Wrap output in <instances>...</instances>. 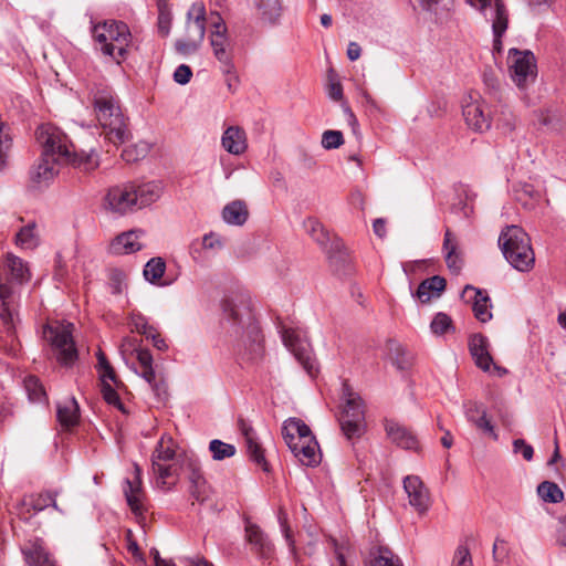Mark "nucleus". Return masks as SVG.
Here are the masks:
<instances>
[{
  "mask_svg": "<svg viewBox=\"0 0 566 566\" xmlns=\"http://www.w3.org/2000/svg\"><path fill=\"white\" fill-rule=\"evenodd\" d=\"M499 245L506 261L517 271L533 269L534 251L528 234L517 226L506 227L499 237Z\"/></svg>",
  "mask_w": 566,
  "mask_h": 566,
  "instance_id": "39448f33",
  "label": "nucleus"
},
{
  "mask_svg": "<svg viewBox=\"0 0 566 566\" xmlns=\"http://www.w3.org/2000/svg\"><path fill=\"white\" fill-rule=\"evenodd\" d=\"M484 410L485 408L481 403L474 401H469L464 405L465 417L468 421L472 423L480 417V415H482Z\"/></svg>",
  "mask_w": 566,
  "mask_h": 566,
  "instance_id": "13d9d810",
  "label": "nucleus"
},
{
  "mask_svg": "<svg viewBox=\"0 0 566 566\" xmlns=\"http://www.w3.org/2000/svg\"><path fill=\"white\" fill-rule=\"evenodd\" d=\"M446 280L442 276L434 275L422 281L416 292V297L421 303H427L432 298L440 297L441 293L446 289Z\"/></svg>",
  "mask_w": 566,
  "mask_h": 566,
  "instance_id": "2f4dec72",
  "label": "nucleus"
},
{
  "mask_svg": "<svg viewBox=\"0 0 566 566\" xmlns=\"http://www.w3.org/2000/svg\"><path fill=\"white\" fill-rule=\"evenodd\" d=\"M245 537L248 543L253 547V551L261 558L271 557L273 554V544L256 524L248 523L245 525Z\"/></svg>",
  "mask_w": 566,
  "mask_h": 566,
  "instance_id": "393cba45",
  "label": "nucleus"
},
{
  "mask_svg": "<svg viewBox=\"0 0 566 566\" xmlns=\"http://www.w3.org/2000/svg\"><path fill=\"white\" fill-rule=\"evenodd\" d=\"M240 430L245 440V447L249 458L258 465L262 467L264 471H268V462L264 458L263 449L258 442L256 433L253 430V428L245 421L240 420Z\"/></svg>",
  "mask_w": 566,
  "mask_h": 566,
  "instance_id": "a878e982",
  "label": "nucleus"
},
{
  "mask_svg": "<svg viewBox=\"0 0 566 566\" xmlns=\"http://www.w3.org/2000/svg\"><path fill=\"white\" fill-rule=\"evenodd\" d=\"M130 324L135 332L142 334L145 337L147 335H150L153 333V329L155 328L147 322L146 317L140 314L133 315Z\"/></svg>",
  "mask_w": 566,
  "mask_h": 566,
  "instance_id": "864d4df0",
  "label": "nucleus"
},
{
  "mask_svg": "<svg viewBox=\"0 0 566 566\" xmlns=\"http://www.w3.org/2000/svg\"><path fill=\"white\" fill-rule=\"evenodd\" d=\"M483 83H484L485 87L488 88L489 93L492 95V97L495 101L501 102V98H502V94L500 92L501 83L492 71H490V72L485 71L483 73Z\"/></svg>",
  "mask_w": 566,
  "mask_h": 566,
  "instance_id": "8fccbe9b",
  "label": "nucleus"
},
{
  "mask_svg": "<svg viewBox=\"0 0 566 566\" xmlns=\"http://www.w3.org/2000/svg\"><path fill=\"white\" fill-rule=\"evenodd\" d=\"M187 473L188 493L197 502L205 503L211 496L212 490L201 472L198 458H186L181 462Z\"/></svg>",
  "mask_w": 566,
  "mask_h": 566,
  "instance_id": "2eb2a0df",
  "label": "nucleus"
},
{
  "mask_svg": "<svg viewBox=\"0 0 566 566\" xmlns=\"http://www.w3.org/2000/svg\"><path fill=\"white\" fill-rule=\"evenodd\" d=\"M344 144V137L339 130H325L322 135V146L325 149H336Z\"/></svg>",
  "mask_w": 566,
  "mask_h": 566,
  "instance_id": "09e8293b",
  "label": "nucleus"
},
{
  "mask_svg": "<svg viewBox=\"0 0 566 566\" xmlns=\"http://www.w3.org/2000/svg\"><path fill=\"white\" fill-rule=\"evenodd\" d=\"M209 450L212 454V459L217 461L231 458L235 454V447L233 444L226 443L218 439L210 441Z\"/></svg>",
  "mask_w": 566,
  "mask_h": 566,
  "instance_id": "37998d69",
  "label": "nucleus"
},
{
  "mask_svg": "<svg viewBox=\"0 0 566 566\" xmlns=\"http://www.w3.org/2000/svg\"><path fill=\"white\" fill-rule=\"evenodd\" d=\"M479 429L483 430L484 432H488L489 434L493 436V438L496 439V433L494 432V427L492 426L491 421L486 418V411L484 410L482 415L473 422Z\"/></svg>",
  "mask_w": 566,
  "mask_h": 566,
  "instance_id": "680f3d73",
  "label": "nucleus"
},
{
  "mask_svg": "<svg viewBox=\"0 0 566 566\" xmlns=\"http://www.w3.org/2000/svg\"><path fill=\"white\" fill-rule=\"evenodd\" d=\"M36 140L42 147L40 159L30 170V180L34 188L43 189L54 180L62 164H73L85 172L95 170L98 156L95 151L76 154L67 136L57 127L45 124L36 129Z\"/></svg>",
  "mask_w": 566,
  "mask_h": 566,
  "instance_id": "f257e3e1",
  "label": "nucleus"
},
{
  "mask_svg": "<svg viewBox=\"0 0 566 566\" xmlns=\"http://www.w3.org/2000/svg\"><path fill=\"white\" fill-rule=\"evenodd\" d=\"M451 566H472L470 552L464 546H459L454 553Z\"/></svg>",
  "mask_w": 566,
  "mask_h": 566,
  "instance_id": "6e6d98bb",
  "label": "nucleus"
},
{
  "mask_svg": "<svg viewBox=\"0 0 566 566\" xmlns=\"http://www.w3.org/2000/svg\"><path fill=\"white\" fill-rule=\"evenodd\" d=\"M136 358L138 367H134V371L145 379L154 391H158L159 387L156 381V374L153 368V356L150 352L148 349L137 348Z\"/></svg>",
  "mask_w": 566,
  "mask_h": 566,
  "instance_id": "c756f323",
  "label": "nucleus"
},
{
  "mask_svg": "<svg viewBox=\"0 0 566 566\" xmlns=\"http://www.w3.org/2000/svg\"><path fill=\"white\" fill-rule=\"evenodd\" d=\"M403 490L408 496L409 504L420 514L428 511L430 494L427 486L418 475H407L403 479Z\"/></svg>",
  "mask_w": 566,
  "mask_h": 566,
  "instance_id": "a211bd4d",
  "label": "nucleus"
},
{
  "mask_svg": "<svg viewBox=\"0 0 566 566\" xmlns=\"http://www.w3.org/2000/svg\"><path fill=\"white\" fill-rule=\"evenodd\" d=\"M221 144L228 153L241 155L248 147L245 132L238 126H230L223 132Z\"/></svg>",
  "mask_w": 566,
  "mask_h": 566,
  "instance_id": "c85d7f7f",
  "label": "nucleus"
},
{
  "mask_svg": "<svg viewBox=\"0 0 566 566\" xmlns=\"http://www.w3.org/2000/svg\"><path fill=\"white\" fill-rule=\"evenodd\" d=\"M203 248L210 253V251L219 250L222 247L220 238L214 233L205 234L200 238Z\"/></svg>",
  "mask_w": 566,
  "mask_h": 566,
  "instance_id": "052dcab7",
  "label": "nucleus"
},
{
  "mask_svg": "<svg viewBox=\"0 0 566 566\" xmlns=\"http://www.w3.org/2000/svg\"><path fill=\"white\" fill-rule=\"evenodd\" d=\"M306 232L328 253L331 265L335 270H339V265L348 260V253L344 250L339 242L332 241L329 233L324 226L315 218H307L304 221Z\"/></svg>",
  "mask_w": 566,
  "mask_h": 566,
  "instance_id": "ddd939ff",
  "label": "nucleus"
},
{
  "mask_svg": "<svg viewBox=\"0 0 566 566\" xmlns=\"http://www.w3.org/2000/svg\"><path fill=\"white\" fill-rule=\"evenodd\" d=\"M210 28L209 42L213 56L219 62V69L223 74H230L234 69L233 42L228 34V27L217 11L206 14V24Z\"/></svg>",
  "mask_w": 566,
  "mask_h": 566,
  "instance_id": "0eeeda50",
  "label": "nucleus"
},
{
  "mask_svg": "<svg viewBox=\"0 0 566 566\" xmlns=\"http://www.w3.org/2000/svg\"><path fill=\"white\" fill-rule=\"evenodd\" d=\"M224 318L232 325L233 333L241 335L248 359L256 361L263 354L262 335L254 316L247 304L223 303Z\"/></svg>",
  "mask_w": 566,
  "mask_h": 566,
  "instance_id": "20e7f679",
  "label": "nucleus"
},
{
  "mask_svg": "<svg viewBox=\"0 0 566 566\" xmlns=\"http://www.w3.org/2000/svg\"><path fill=\"white\" fill-rule=\"evenodd\" d=\"M93 36L104 54L112 56L118 64L126 60L133 36L125 22L111 20L96 24Z\"/></svg>",
  "mask_w": 566,
  "mask_h": 566,
  "instance_id": "423d86ee",
  "label": "nucleus"
},
{
  "mask_svg": "<svg viewBox=\"0 0 566 566\" xmlns=\"http://www.w3.org/2000/svg\"><path fill=\"white\" fill-rule=\"evenodd\" d=\"M124 495L130 510L135 514L143 513V499L144 492L142 489V470L137 464H134V472L132 478L125 480Z\"/></svg>",
  "mask_w": 566,
  "mask_h": 566,
  "instance_id": "412c9836",
  "label": "nucleus"
},
{
  "mask_svg": "<svg viewBox=\"0 0 566 566\" xmlns=\"http://www.w3.org/2000/svg\"><path fill=\"white\" fill-rule=\"evenodd\" d=\"M24 388L29 399L32 402H42L45 400V390L35 376H28L24 379Z\"/></svg>",
  "mask_w": 566,
  "mask_h": 566,
  "instance_id": "79ce46f5",
  "label": "nucleus"
},
{
  "mask_svg": "<svg viewBox=\"0 0 566 566\" xmlns=\"http://www.w3.org/2000/svg\"><path fill=\"white\" fill-rule=\"evenodd\" d=\"M4 268L9 272L11 280L18 284H23L30 280L31 274L28 264L12 253L7 254Z\"/></svg>",
  "mask_w": 566,
  "mask_h": 566,
  "instance_id": "72a5a7b5",
  "label": "nucleus"
},
{
  "mask_svg": "<svg viewBox=\"0 0 566 566\" xmlns=\"http://www.w3.org/2000/svg\"><path fill=\"white\" fill-rule=\"evenodd\" d=\"M462 113L465 123L475 132L488 130L492 126V112L485 103L470 95L464 99Z\"/></svg>",
  "mask_w": 566,
  "mask_h": 566,
  "instance_id": "f3484780",
  "label": "nucleus"
},
{
  "mask_svg": "<svg viewBox=\"0 0 566 566\" xmlns=\"http://www.w3.org/2000/svg\"><path fill=\"white\" fill-rule=\"evenodd\" d=\"M73 324L55 322L43 328V337L51 345L59 363L71 365L77 359V349L72 337Z\"/></svg>",
  "mask_w": 566,
  "mask_h": 566,
  "instance_id": "1a4fd4ad",
  "label": "nucleus"
},
{
  "mask_svg": "<svg viewBox=\"0 0 566 566\" xmlns=\"http://www.w3.org/2000/svg\"><path fill=\"white\" fill-rule=\"evenodd\" d=\"M342 399L344 403L338 418L340 429L348 440L360 438L366 430L364 401L347 382L343 384Z\"/></svg>",
  "mask_w": 566,
  "mask_h": 566,
  "instance_id": "6e6552de",
  "label": "nucleus"
},
{
  "mask_svg": "<svg viewBox=\"0 0 566 566\" xmlns=\"http://www.w3.org/2000/svg\"><path fill=\"white\" fill-rule=\"evenodd\" d=\"M462 298L472 303L474 316L481 323H486L492 318L491 300L486 291L467 285L462 292Z\"/></svg>",
  "mask_w": 566,
  "mask_h": 566,
  "instance_id": "6ab92c4d",
  "label": "nucleus"
},
{
  "mask_svg": "<svg viewBox=\"0 0 566 566\" xmlns=\"http://www.w3.org/2000/svg\"><path fill=\"white\" fill-rule=\"evenodd\" d=\"M94 114L105 138L113 145H122L130 138L126 117L119 99L109 86H97L92 94Z\"/></svg>",
  "mask_w": 566,
  "mask_h": 566,
  "instance_id": "f03ea898",
  "label": "nucleus"
},
{
  "mask_svg": "<svg viewBox=\"0 0 566 566\" xmlns=\"http://www.w3.org/2000/svg\"><path fill=\"white\" fill-rule=\"evenodd\" d=\"M385 431L388 439L396 446L406 450H416L418 441L413 433L395 420H385Z\"/></svg>",
  "mask_w": 566,
  "mask_h": 566,
  "instance_id": "4be33fe9",
  "label": "nucleus"
},
{
  "mask_svg": "<svg viewBox=\"0 0 566 566\" xmlns=\"http://www.w3.org/2000/svg\"><path fill=\"white\" fill-rule=\"evenodd\" d=\"M371 566H402L398 556L388 548H379L378 555L371 562Z\"/></svg>",
  "mask_w": 566,
  "mask_h": 566,
  "instance_id": "a18cd8bd",
  "label": "nucleus"
},
{
  "mask_svg": "<svg viewBox=\"0 0 566 566\" xmlns=\"http://www.w3.org/2000/svg\"><path fill=\"white\" fill-rule=\"evenodd\" d=\"M15 244L23 250H33L40 244V234L35 222L23 226L15 234Z\"/></svg>",
  "mask_w": 566,
  "mask_h": 566,
  "instance_id": "c9c22d12",
  "label": "nucleus"
},
{
  "mask_svg": "<svg viewBox=\"0 0 566 566\" xmlns=\"http://www.w3.org/2000/svg\"><path fill=\"white\" fill-rule=\"evenodd\" d=\"M390 350L395 352L392 361L398 369L403 370L410 366V357L399 344L392 343Z\"/></svg>",
  "mask_w": 566,
  "mask_h": 566,
  "instance_id": "603ef678",
  "label": "nucleus"
},
{
  "mask_svg": "<svg viewBox=\"0 0 566 566\" xmlns=\"http://www.w3.org/2000/svg\"><path fill=\"white\" fill-rule=\"evenodd\" d=\"M189 254L191 259L198 264L205 263L210 256L209 252L203 248L200 239H196L190 243Z\"/></svg>",
  "mask_w": 566,
  "mask_h": 566,
  "instance_id": "3c124183",
  "label": "nucleus"
},
{
  "mask_svg": "<svg viewBox=\"0 0 566 566\" xmlns=\"http://www.w3.org/2000/svg\"><path fill=\"white\" fill-rule=\"evenodd\" d=\"M11 147V138L8 133V128L3 123L0 122V170L7 164L8 151Z\"/></svg>",
  "mask_w": 566,
  "mask_h": 566,
  "instance_id": "de8ad7c7",
  "label": "nucleus"
},
{
  "mask_svg": "<svg viewBox=\"0 0 566 566\" xmlns=\"http://www.w3.org/2000/svg\"><path fill=\"white\" fill-rule=\"evenodd\" d=\"M186 458H196L193 454L177 452V443L170 436L164 434L157 442L151 454V474L157 489L172 490L184 470L182 461Z\"/></svg>",
  "mask_w": 566,
  "mask_h": 566,
  "instance_id": "7ed1b4c3",
  "label": "nucleus"
},
{
  "mask_svg": "<svg viewBox=\"0 0 566 566\" xmlns=\"http://www.w3.org/2000/svg\"><path fill=\"white\" fill-rule=\"evenodd\" d=\"M300 433V419L290 418L284 421L282 436L289 448L296 444V434Z\"/></svg>",
  "mask_w": 566,
  "mask_h": 566,
  "instance_id": "c03bdc74",
  "label": "nucleus"
},
{
  "mask_svg": "<svg viewBox=\"0 0 566 566\" xmlns=\"http://www.w3.org/2000/svg\"><path fill=\"white\" fill-rule=\"evenodd\" d=\"M187 40L176 42V50L185 55L195 53L205 39L206 8L201 2L192 3L187 12Z\"/></svg>",
  "mask_w": 566,
  "mask_h": 566,
  "instance_id": "9d476101",
  "label": "nucleus"
},
{
  "mask_svg": "<svg viewBox=\"0 0 566 566\" xmlns=\"http://www.w3.org/2000/svg\"><path fill=\"white\" fill-rule=\"evenodd\" d=\"M56 418L64 428L75 426L80 418V408L74 397L67 398L56 405Z\"/></svg>",
  "mask_w": 566,
  "mask_h": 566,
  "instance_id": "473e14b6",
  "label": "nucleus"
},
{
  "mask_svg": "<svg viewBox=\"0 0 566 566\" xmlns=\"http://www.w3.org/2000/svg\"><path fill=\"white\" fill-rule=\"evenodd\" d=\"M98 374H99V379L102 381V385L108 384V381H112L115 385H117V382H118L117 377H116L115 370L112 366H108L107 369L101 370Z\"/></svg>",
  "mask_w": 566,
  "mask_h": 566,
  "instance_id": "774afa93",
  "label": "nucleus"
},
{
  "mask_svg": "<svg viewBox=\"0 0 566 566\" xmlns=\"http://www.w3.org/2000/svg\"><path fill=\"white\" fill-rule=\"evenodd\" d=\"M101 390H102V395H103L104 400L108 405L115 406L119 410L124 411V406H123V403L120 401V398H119L117 391L109 384L102 385V389Z\"/></svg>",
  "mask_w": 566,
  "mask_h": 566,
  "instance_id": "5fc2aeb1",
  "label": "nucleus"
},
{
  "mask_svg": "<svg viewBox=\"0 0 566 566\" xmlns=\"http://www.w3.org/2000/svg\"><path fill=\"white\" fill-rule=\"evenodd\" d=\"M192 76L191 69L186 64H180L174 72V80L178 84L185 85L189 83Z\"/></svg>",
  "mask_w": 566,
  "mask_h": 566,
  "instance_id": "bf43d9fd",
  "label": "nucleus"
},
{
  "mask_svg": "<svg viewBox=\"0 0 566 566\" xmlns=\"http://www.w3.org/2000/svg\"><path fill=\"white\" fill-rule=\"evenodd\" d=\"M442 251L449 270L458 273L461 270L463 262L459 250V242L449 229L444 232Z\"/></svg>",
  "mask_w": 566,
  "mask_h": 566,
  "instance_id": "7c9ffc66",
  "label": "nucleus"
},
{
  "mask_svg": "<svg viewBox=\"0 0 566 566\" xmlns=\"http://www.w3.org/2000/svg\"><path fill=\"white\" fill-rule=\"evenodd\" d=\"M258 7L263 18L268 20L270 24L277 23L282 13L280 0H260Z\"/></svg>",
  "mask_w": 566,
  "mask_h": 566,
  "instance_id": "ea45409f",
  "label": "nucleus"
},
{
  "mask_svg": "<svg viewBox=\"0 0 566 566\" xmlns=\"http://www.w3.org/2000/svg\"><path fill=\"white\" fill-rule=\"evenodd\" d=\"M158 30L161 35L166 36L170 30V14L168 12L160 11L158 15Z\"/></svg>",
  "mask_w": 566,
  "mask_h": 566,
  "instance_id": "0e129e2a",
  "label": "nucleus"
},
{
  "mask_svg": "<svg viewBox=\"0 0 566 566\" xmlns=\"http://www.w3.org/2000/svg\"><path fill=\"white\" fill-rule=\"evenodd\" d=\"M249 217L247 205L241 200H234L228 203L222 210V218L226 223L232 226H242Z\"/></svg>",
  "mask_w": 566,
  "mask_h": 566,
  "instance_id": "f704fd0d",
  "label": "nucleus"
},
{
  "mask_svg": "<svg viewBox=\"0 0 566 566\" xmlns=\"http://www.w3.org/2000/svg\"><path fill=\"white\" fill-rule=\"evenodd\" d=\"M134 182L111 188L105 197V207L117 214H126L137 209Z\"/></svg>",
  "mask_w": 566,
  "mask_h": 566,
  "instance_id": "dca6fc26",
  "label": "nucleus"
},
{
  "mask_svg": "<svg viewBox=\"0 0 566 566\" xmlns=\"http://www.w3.org/2000/svg\"><path fill=\"white\" fill-rule=\"evenodd\" d=\"M22 554L29 566H55V560L39 538L30 541L22 548Z\"/></svg>",
  "mask_w": 566,
  "mask_h": 566,
  "instance_id": "5701e85b",
  "label": "nucleus"
},
{
  "mask_svg": "<svg viewBox=\"0 0 566 566\" xmlns=\"http://www.w3.org/2000/svg\"><path fill=\"white\" fill-rule=\"evenodd\" d=\"M468 3L478 9L492 24L494 35L493 49L501 52V38L509 25V13L502 0H467Z\"/></svg>",
  "mask_w": 566,
  "mask_h": 566,
  "instance_id": "9b49d317",
  "label": "nucleus"
},
{
  "mask_svg": "<svg viewBox=\"0 0 566 566\" xmlns=\"http://www.w3.org/2000/svg\"><path fill=\"white\" fill-rule=\"evenodd\" d=\"M146 338L150 339L153 345L159 350H166L168 348L165 339L160 336L156 328H154L153 333L147 335Z\"/></svg>",
  "mask_w": 566,
  "mask_h": 566,
  "instance_id": "338daca9",
  "label": "nucleus"
},
{
  "mask_svg": "<svg viewBox=\"0 0 566 566\" xmlns=\"http://www.w3.org/2000/svg\"><path fill=\"white\" fill-rule=\"evenodd\" d=\"M146 153L145 148H142L138 151L136 148H126L123 150L122 157L127 163L136 161L140 156H144Z\"/></svg>",
  "mask_w": 566,
  "mask_h": 566,
  "instance_id": "69168bd1",
  "label": "nucleus"
},
{
  "mask_svg": "<svg viewBox=\"0 0 566 566\" xmlns=\"http://www.w3.org/2000/svg\"><path fill=\"white\" fill-rule=\"evenodd\" d=\"M137 209L148 207L163 195V185L159 181L134 182Z\"/></svg>",
  "mask_w": 566,
  "mask_h": 566,
  "instance_id": "bb28decb",
  "label": "nucleus"
},
{
  "mask_svg": "<svg viewBox=\"0 0 566 566\" xmlns=\"http://www.w3.org/2000/svg\"><path fill=\"white\" fill-rule=\"evenodd\" d=\"M492 124H494L496 128L507 133L514 128L515 118L507 107L504 105H499L495 106L494 111L492 112Z\"/></svg>",
  "mask_w": 566,
  "mask_h": 566,
  "instance_id": "58836bf2",
  "label": "nucleus"
},
{
  "mask_svg": "<svg viewBox=\"0 0 566 566\" xmlns=\"http://www.w3.org/2000/svg\"><path fill=\"white\" fill-rule=\"evenodd\" d=\"M145 232L139 229L128 230L116 235L109 243V253L115 255L132 254L144 248L142 239Z\"/></svg>",
  "mask_w": 566,
  "mask_h": 566,
  "instance_id": "aec40b11",
  "label": "nucleus"
},
{
  "mask_svg": "<svg viewBox=\"0 0 566 566\" xmlns=\"http://www.w3.org/2000/svg\"><path fill=\"white\" fill-rule=\"evenodd\" d=\"M507 547L503 539L496 538L493 545V557L496 562H502L506 557Z\"/></svg>",
  "mask_w": 566,
  "mask_h": 566,
  "instance_id": "e2e57ef3",
  "label": "nucleus"
},
{
  "mask_svg": "<svg viewBox=\"0 0 566 566\" xmlns=\"http://www.w3.org/2000/svg\"><path fill=\"white\" fill-rule=\"evenodd\" d=\"M489 340L482 334H474L469 339V350L475 365L488 371L493 364V358L489 352Z\"/></svg>",
  "mask_w": 566,
  "mask_h": 566,
  "instance_id": "b1692460",
  "label": "nucleus"
},
{
  "mask_svg": "<svg viewBox=\"0 0 566 566\" xmlns=\"http://www.w3.org/2000/svg\"><path fill=\"white\" fill-rule=\"evenodd\" d=\"M510 75L520 90H526L535 82L537 67L531 51L511 49L509 52Z\"/></svg>",
  "mask_w": 566,
  "mask_h": 566,
  "instance_id": "f8f14e48",
  "label": "nucleus"
},
{
  "mask_svg": "<svg viewBox=\"0 0 566 566\" xmlns=\"http://www.w3.org/2000/svg\"><path fill=\"white\" fill-rule=\"evenodd\" d=\"M431 332L434 335H443L450 329H453L451 318L444 313H438L430 324Z\"/></svg>",
  "mask_w": 566,
  "mask_h": 566,
  "instance_id": "49530a36",
  "label": "nucleus"
},
{
  "mask_svg": "<svg viewBox=\"0 0 566 566\" xmlns=\"http://www.w3.org/2000/svg\"><path fill=\"white\" fill-rule=\"evenodd\" d=\"M290 450L306 467H314L321 462V451L315 438L306 442H297Z\"/></svg>",
  "mask_w": 566,
  "mask_h": 566,
  "instance_id": "cd10ccee",
  "label": "nucleus"
},
{
  "mask_svg": "<svg viewBox=\"0 0 566 566\" xmlns=\"http://www.w3.org/2000/svg\"><path fill=\"white\" fill-rule=\"evenodd\" d=\"M166 271V262L163 258H151L144 266L143 275L147 282L154 285L165 286L168 283L161 279Z\"/></svg>",
  "mask_w": 566,
  "mask_h": 566,
  "instance_id": "e433bc0d",
  "label": "nucleus"
},
{
  "mask_svg": "<svg viewBox=\"0 0 566 566\" xmlns=\"http://www.w3.org/2000/svg\"><path fill=\"white\" fill-rule=\"evenodd\" d=\"M513 450L515 453H521L526 461H531L533 459V447L526 443L523 439H515L513 441Z\"/></svg>",
  "mask_w": 566,
  "mask_h": 566,
  "instance_id": "4d7b16f0",
  "label": "nucleus"
},
{
  "mask_svg": "<svg viewBox=\"0 0 566 566\" xmlns=\"http://www.w3.org/2000/svg\"><path fill=\"white\" fill-rule=\"evenodd\" d=\"M50 505L54 507L56 511H59V506L56 503V493H41L35 496H31L29 501L24 500L22 502V509H27V512H30L31 509L33 513L41 512Z\"/></svg>",
  "mask_w": 566,
  "mask_h": 566,
  "instance_id": "4c0bfd02",
  "label": "nucleus"
},
{
  "mask_svg": "<svg viewBox=\"0 0 566 566\" xmlns=\"http://www.w3.org/2000/svg\"><path fill=\"white\" fill-rule=\"evenodd\" d=\"M281 337L284 346L294 355L305 371L312 377L315 376L317 366L310 343L292 328H282Z\"/></svg>",
  "mask_w": 566,
  "mask_h": 566,
  "instance_id": "4468645a",
  "label": "nucleus"
},
{
  "mask_svg": "<svg viewBox=\"0 0 566 566\" xmlns=\"http://www.w3.org/2000/svg\"><path fill=\"white\" fill-rule=\"evenodd\" d=\"M538 496L548 503H558L563 500V491L553 482L545 481L537 486Z\"/></svg>",
  "mask_w": 566,
  "mask_h": 566,
  "instance_id": "a19ab883",
  "label": "nucleus"
}]
</instances>
